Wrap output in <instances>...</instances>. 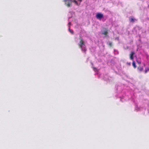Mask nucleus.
Returning a JSON list of instances; mask_svg holds the SVG:
<instances>
[{"mask_svg": "<svg viewBox=\"0 0 149 149\" xmlns=\"http://www.w3.org/2000/svg\"><path fill=\"white\" fill-rule=\"evenodd\" d=\"M109 45L110 47H111L112 46V42H109Z\"/></svg>", "mask_w": 149, "mask_h": 149, "instance_id": "12", "label": "nucleus"}, {"mask_svg": "<svg viewBox=\"0 0 149 149\" xmlns=\"http://www.w3.org/2000/svg\"><path fill=\"white\" fill-rule=\"evenodd\" d=\"M132 65L134 68H136V65L134 61H133Z\"/></svg>", "mask_w": 149, "mask_h": 149, "instance_id": "10", "label": "nucleus"}, {"mask_svg": "<svg viewBox=\"0 0 149 149\" xmlns=\"http://www.w3.org/2000/svg\"><path fill=\"white\" fill-rule=\"evenodd\" d=\"M136 19H134L132 18H131L130 19V22H134Z\"/></svg>", "mask_w": 149, "mask_h": 149, "instance_id": "11", "label": "nucleus"}, {"mask_svg": "<svg viewBox=\"0 0 149 149\" xmlns=\"http://www.w3.org/2000/svg\"><path fill=\"white\" fill-rule=\"evenodd\" d=\"M82 0H73V2L77 5L79 6Z\"/></svg>", "mask_w": 149, "mask_h": 149, "instance_id": "4", "label": "nucleus"}, {"mask_svg": "<svg viewBox=\"0 0 149 149\" xmlns=\"http://www.w3.org/2000/svg\"><path fill=\"white\" fill-rule=\"evenodd\" d=\"M149 71V67H146L145 70V73H146L147 72H148Z\"/></svg>", "mask_w": 149, "mask_h": 149, "instance_id": "8", "label": "nucleus"}, {"mask_svg": "<svg viewBox=\"0 0 149 149\" xmlns=\"http://www.w3.org/2000/svg\"><path fill=\"white\" fill-rule=\"evenodd\" d=\"M71 33H72V34H73V33H74V32H73V30H71L70 31Z\"/></svg>", "mask_w": 149, "mask_h": 149, "instance_id": "14", "label": "nucleus"}, {"mask_svg": "<svg viewBox=\"0 0 149 149\" xmlns=\"http://www.w3.org/2000/svg\"><path fill=\"white\" fill-rule=\"evenodd\" d=\"M137 62L139 64H140L141 63V61L140 58H138L136 59Z\"/></svg>", "mask_w": 149, "mask_h": 149, "instance_id": "7", "label": "nucleus"}, {"mask_svg": "<svg viewBox=\"0 0 149 149\" xmlns=\"http://www.w3.org/2000/svg\"><path fill=\"white\" fill-rule=\"evenodd\" d=\"M96 18L99 19L101 20L103 17V15L100 13H97L96 16Z\"/></svg>", "mask_w": 149, "mask_h": 149, "instance_id": "3", "label": "nucleus"}, {"mask_svg": "<svg viewBox=\"0 0 149 149\" xmlns=\"http://www.w3.org/2000/svg\"><path fill=\"white\" fill-rule=\"evenodd\" d=\"M108 33V32L107 31H104L102 33V34L105 36H107Z\"/></svg>", "mask_w": 149, "mask_h": 149, "instance_id": "9", "label": "nucleus"}, {"mask_svg": "<svg viewBox=\"0 0 149 149\" xmlns=\"http://www.w3.org/2000/svg\"><path fill=\"white\" fill-rule=\"evenodd\" d=\"M79 47L81 49L82 52H84V54H86V52L87 50L85 45V43L83 39H80L79 43L78 44Z\"/></svg>", "mask_w": 149, "mask_h": 149, "instance_id": "1", "label": "nucleus"}, {"mask_svg": "<svg viewBox=\"0 0 149 149\" xmlns=\"http://www.w3.org/2000/svg\"><path fill=\"white\" fill-rule=\"evenodd\" d=\"M69 31H71V30L70 29V28H69Z\"/></svg>", "mask_w": 149, "mask_h": 149, "instance_id": "16", "label": "nucleus"}, {"mask_svg": "<svg viewBox=\"0 0 149 149\" xmlns=\"http://www.w3.org/2000/svg\"><path fill=\"white\" fill-rule=\"evenodd\" d=\"M70 24V22H69L68 23V25H69Z\"/></svg>", "mask_w": 149, "mask_h": 149, "instance_id": "15", "label": "nucleus"}, {"mask_svg": "<svg viewBox=\"0 0 149 149\" xmlns=\"http://www.w3.org/2000/svg\"><path fill=\"white\" fill-rule=\"evenodd\" d=\"M65 5L68 7H69L72 5V4L73 1L72 0H65Z\"/></svg>", "mask_w": 149, "mask_h": 149, "instance_id": "2", "label": "nucleus"}, {"mask_svg": "<svg viewBox=\"0 0 149 149\" xmlns=\"http://www.w3.org/2000/svg\"><path fill=\"white\" fill-rule=\"evenodd\" d=\"M93 70L94 71H97V69L96 68H95V67H93Z\"/></svg>", "mask_w": 149, "mask_h": 149, "instance_id": "13", "label": "nucleus"}, {"mask_svg": "<svg viewBox=\"0 0 149 149\" xmlns=\"http://www.w3.org/2000/svg\"><path fill=\"white\" fill-rule=\"evenodd\" d=\"M135 54V53L134 52H131L130 54V60L132 61H133L134 57H133V55Z\"/></svg>", "mask_w": 149, "mask_h": 149, "instance_id": "5", "label": "nucleus"}, {"mask_svg": "<svg viewBox=\"0 0 149 149\" xmlns=\"http://www.w3.org/2000/svg\"><path fill=\"white\" fill-rule=\"evenodd\" d=\"M137 69L139 71L141 72L143 70V67H139Z\"/></svg>", "mask_w": 149, "mask_h": 149, "instance_id": "6", "label": "nucleus"}]
</instances>
